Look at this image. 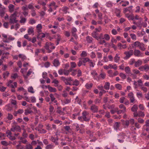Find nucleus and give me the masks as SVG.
I'll return each instance as SVG.
<instances>
[{
  "label": "nucleus",
  "instance_id": "47",
  "mask_svg": "<svg viewBox=\"0 0 149 149\" xmlns=\"http://www.w3.org/2000/svg\"><path fill=\"white\" fill-rule=\"evenodd\" d=\"M119 76L123 79H125L126 78V75L125 74L121 72L119 74Z\"/></svg>",
  "mask_w": 149,
  "mask_h": 149
},
{
  "label": "nucleus",
  "instance_id": "8",
  "mask_svg": "<svg viewBox=\"0 0 149 149\" xmlns=\"http://www.w3.org/2000/svg\"><path fill=\"white\" fill-rule=\"evenodd\" d=\"M10 130L13 132L15 131L19 132L21 131V128L18 125H13L12 126Z\"/></svg>",
  "mask_w": 149,
  "mask_h": 149
},
{
  "label": "nucleus",
  "instance_id": "59",
  "mask_svg": "<svg viewBox=\"0 0 149 149\" xmlns=\"http://www.w3.org/2000/svg\"><path fill=\"white\" fill-rule=\"evenodd\" d=\"M64 129L65 130L68 132H70L71 130V128L69 126H66L64 127Z\"/></svg>",
  "mask_w": 149,
  "mask_h": 149
},
{
  "label": "nucleus",
  "instance_id": "50",
  "mask_svg": "<svg viewBox=\"0 0 149 149\" xmlns=\"http://www.w3.org/2000/svg\"><path fill=\"white\" fill-rule=\"evenodd\" d=\"M73 81V84H72V85L77 86L79 84V81L77 79H75L74 81Z\"/></svg>",
  "mask_w": 149,
  "mask_h": 149
},
{
  "label": "nucleus",
  "instance_id": "33",
  "mask_svg": "<svg viewBox=\"0 0 149 149\" xmlns=\"http://www.w3.org/2000/svg\"><path fill=\"white\" fill-rule=\"evenodd\" d=\"M113 3L111 1H109L106 3L105 5L107 7L110 8L113 6Z\"/></svg>",
  "mask_w": 149,
  "mask_h": 149
},
{
  "label": "nucleus",
  "instance_id": "57",
  "mask_svg": "<svg viewBox=\"0 0 149 149\" xmlns=\"http://www.w3.org/2000/svg\"><path fill=\"white\" fill-rule=\"evenodd\" d=\"M19 57L20 58H21L22 60H24L26 59V56L23 54H19Z\"/></svg>",
  "mask_w": 149,
  "mask_h": 149
},
{
  "label": "nucleus",
  "instance_id": "62",
  "mask_svg": "<svg viewBox=\"0 0 149 149\" xmlns=\"http://www.w3.org/2000/svg\"><path fill=\"white\" fill-rule=\"evenodd\" d=\"M130 36L133 40H136V36L135 34L131 33L130 34Z\"/></svg>",
  "mask_w": 149,
  "mask_h": 149
},
{
  "label": "nucleus",
  "instance_id": "5",
  "mask_svg": "<svg viewBox=\"0 0 149 149\" xmlns=\"http://www.w3.org/2000/svg\"><path fill=\"white\" fill-rule=\"evenodd\" d=\"M89 113L86 111H83L82 113V117L83 120L86 121L89 120L90 118L88 117Z\"/></svg>",
  "mask_w": 149,
  "mask_h": 149
},
{
  "label": "nucleus",
  "instance_id": "34",
  "mask_svg": "<svg viewBox=\"0 0 149 149\" xmlns=\"http://www.w3.org/2000/svg\"><path fill=\"white\" fill-rule=\"evenodd\" d=\"M9 10L10 12L11 13L13 12L14 11V6L11 4H10L9 5L8 7Z\"/></svg>",
  "mask_w": 149,
  "mask_h": 149
},
{
  "label": "nucleus",
  "instance_id": "16",
  "mask_svg": "<svg viewBox=\"0 0 149 149\" xmlns=\"http://www.w3.org/2000/svg\"><path fill=\"white\" fill-rule=\"evenodd\" d=\"M124 70L126 74L129 75H132L134 76L135 75L131 72L130 68L129 66L126 67L124 68Z\"/></svg>",
  "mask_w": 149,
  "mask_h": 149
},
{
  "label": "nucleus",
  "instance_id": "15",
  "mask_svg": "<svg viewBox=\"0 0 149 149\" xmlns=\"http://www.w3.org/2000/svg\"><path fill=\"white\" fill-rule=\"evenodd\" d=\"M125 134L122 133H120L118 134V136H119V137H120L122 138V139H118V140L119 142L121 143H123L124 142V140H123V139L125 138Z\"/></svg>",
  "mask_w": 149,
  "mask_h": 149
},
{
  "label": "nucleus",
  "instance_id": "39",
  "mask_svg": "<svg viewBox=\"0 0 149 149\" xmlns=\"http://www.w3.org/2000/svg\"><path fill=\"white\" fill-rule=\"evenodd\" d=\"M49 96L51 99L52 102H53L54 103H56L57 102L56 100H55V98L54 97V95L52 94H51Z\"/></svg>",
  "mask_w": 149,
  "mask_h": 149
},
{
  "label": "nucleus",
  "instance_id": "21",
  "mask_svg": "<svg viewBox=\"0 0 149 149\" xmlns=\"http://www.w3.org/2000/svg\"><path fill=\"white\" fill-rule=\"evenodd\" d=\"M87 62H88L89 64V66L90 67H94V65H95V63H93V61L91 60L89 58H88Z\"/></svg>",
  "mask_w": 149,
  "mask_h": 149
},
{
  "label": "nucleus",
  "instance_id": "45",
  "mask_svg": "<svg viewBox=\"0 0 149 149\" xmlns=\"http://www.w3.org/2000/svg\"><path fill=\"white\" fill-rule=\"evenodd\" d=\"M110 39V36L108 34H105L104 35V39H105L107 41L109 40Z\"/></svg>",
  "mask_w": 149,
  "mask_h": 149
},
{
  "label": "nucleus",
  "instance_id": "7",
  "mask_svg": "<svg viewBox=\"0 0 149 149\" xmlns=\"http://www.w3.org/2000/svg\"><path fill=\"white\" fill-rule=\"evenodd\" d=\"M134 54L135 56L138 57H142L143 56V54L138 49H135L134 51Z\"/></svg>",
  "mask_w": 149,
  "mask_h": 149
},
{
  "label": "nucleus",
  "instance_id": "44",
  "mask_svg": "<svg viewBox=\"0 0 149 149\" xmlns=\"http://www.w3.org/2000/svg\"><path fill=\"white\" fill-rule=\"evenodd\" d=\"M36 29L38 32H40L42 29V25L41 24H38L36 26Z\"/></svg>",
  "mask_w": 149,
  "mask_h": 149
},
{
  "label": "nucleus",
  "instance_id": "14",
  "mask_svg": "<svg viewBox=\"0 0 149 149\" xmlns=\"http://www.w3.org/2000/svg\"><path fill=\"white\" fill-rule=\"evenodd\" d=\"M124 54L126 55V59L129 58L131 56H132L133 54V50H131L129 51L125 52Z\"/></svg>",
  "mask_w": 149,
  "mask_h": 149
},
{
  "label": "nucleus",
  "instance_id": "30",
  "mask_svg": "<svg viewBox=\"0 0 149 149\" xmlns=\"http://www.w3.org/2000/svg\"><path fill=\"white\" fill-rule=\"evenodd\" d=\"M110 83L109 82H106L105 83L104 88L106 90H108L110 88Z\"/></svg>",
  "mask_w": 149,
  "mask_h": 149
},
{
  "label": "nucleus",
  "instance_id": "1",
  "mask_svg": "<svg viewBox=\"0 0 149 149\" xmlns=\"http://www.w3.org/2000/svg\"><path fill=\"white\" fill-rule=\"evenodd\" d=\"M18 14L17 12L15 11L14 13L11 15L9 17L10 23L11 24L16 23L18 20H16V17Z\"/></svg>",
  "mask_w": 149,
  "mask_h": 149
},
{
  "label": "nucleus",
  "instance_id": "48",
  "mask_svg": "<svg viewBox=\"0 0 149 149\" xmlns=\"http://www.w3.org/2000/svg\"><path fill=\"white\" fill-rule=\"evenodd\" d=\"M91 74L93 77V78L95 79V77L96 76H97V73L96 71L94 70L92 71L91 72Z\"/></svg>",
  "mask_w": 149,
  "mask_h": 149
},
{
  "label": "nucleus",
  "instance_id": "49",
  "mask_svg": "<svg viewBox=\"0 0 149 149\" xmlns=\"http://www.w3.org/2000/svg\"><path fill=\"white\" fill-rule=\"evenodd\" d=\"M37 2L38 4L42 6H45L46 4V3L43 1L42 0H39Z\"/></svg>",
  "mask_w": 149,
  "mask_h": 149
},
{
  "label": "nucleus",
  "instance_id": "43",
  "mask_svg": "<svg viewBox=\"0 0 149 149\" xmlns=\"http://www.w3.org/2000/svg\"><path fill=\"white\" fill-rule=\"evenodd\" d=\"M91 36L93 38H95L97 40L98 36L96 31H94L93 32L91 33Z\"/></svg>",
  "mask_w": 149,
  "mask_h": 149
},
{
  "label": "nucleus",
  "instance_id": "41",
  "mask_svg": "<svg viewBox=\"0 0 149 149\" xmlns=\"http://www.w3.org/2000/svg\"><path fill=\"white\" fill-rule=\"evenodd\" d=\"M80 55L81 57L84 58L85 57H86L87 56V53L86 51H83L82 52Z\"/></svg>",
  "mask_w": 149,
  "mask_h": 149
},
{
  "label": "nucleus",
  "instance_id": "2",
  "mask_svg": "<svg viewBox=\"0 0 149 149\" xmlns=\"http://www.w3.org/2000/svg\"><path fill=\"white\" fill-rule=\"evenodd\" d=\"M88 57L80 58L77 63V65L79 67H80L82 65L85 66L86 63L87 62Z\"/></svg>",
  "mask_w": 149,
  "mask_h": 149
},
{
  "label": "nucleus",
  "instance_id": "10",
  "mask_svg": "<svg viewBox=\"0 0 149 149\" xmlns=\"http://www.w3.org/2000/svg\"><path fill=\"white\" fill-rule=\"evenodd\" d=\"M128 97L130 99L131 103H134L135 102V100L134 94L132 93L131 92L128 93Z\"/></svg>",
  "mask_w": 149,
  "mask_h": 149
},
{
  "label": "nucleus",
  "instance_id": "42",
  "mask_svg": "<svg viewBox=\"0 0 149 149\" xmlns=\"http://www.w3.org/2000/svg\"><path fill=\"white\" fill-rule=\"evenodd\" d=\"M28 91L29 92L32 93H33L35 92L32 86H29L28 88Z\"/></svg>",
  "mask_w": 149,
  "mask_h": 149
},
{
  "label": "nucleus",
  "instance_id": "9",
  "mask_svg": "<svg viewBox=\"0 0 149 149\" xmlns=\"http://www.w3.org/2000/svg\"><path fill=\"white\" fill-rule=\"evenodd\" d=\"M139 69L141 71H145L147 72L149 70V65L148 64H145L139 68Z\"/></svg>",
  "mask_w": 149,
  "mask_h": 149
},
{
  "label": "nucleus",
  "instance_id": "24",
  "mask_svg": "<svg viewBox=\"0 0 149 149\" xmlns=\"http://www.w3.org/2000/svg\"><path fill=\"white\" fill-rule=\"evenodd\" d=\"M0 10V15L1 17H3L4 15L5 8L4 7H1Z\"/></svg>",
  "mask_w": 149,
  "mask_h": 149
},
{
  "label": "nucleus",
  "instance_id": "60",
  "mask_svg": "<svg viewBox=\"0 0 149 149\" xmlns=\"http://www.w3.org/2000/svg\"><path fill=\"white\" fill-rule=\"evenodd\" d=\"M71 67L72 68H76L77 66V64L75 62H72L70 63Z\"/></svg>",
  "mask_w": 149,
  "mask_h": 149
},
{
  "label": "nucleus",
  "instance_id": "20",
  "mask_svg": "<svg viewBox=\"0 0 149 149\" xmlns=\"http://www.w3.org/2000/svg\"><path fill=\"white\" fill-rule=\"evenodd\" d=\"M86 40L88 43H92L93 39L92 37L88 36L86 37Z\"/></svg>",
  "mask_w": 149,
  "mask_h": 149
},
{
  "label": "nucleus",
  "instance_id": "55",
  "mask_svg": "<svg viewBox=\"0 0 149 149\" xmlns=\"http://www.w3.org/2000/svg\"><path fill=\"white\" fill-rule=\"evenodd\" d=\"M33 112L31 110H29L28 109H26L24 111V114L26 115H27L31 113H33Z\"/></svg>",
  "mask_w": 149,
  "mask_h": 149
},
{
  "label": "nucleus",
  "instance_id": "28",
  "mask_svg": "<svg viewBox=\"0 0 149 149\" xmlns=\"http://www.w3.org/2000/svg\"><path fill=\"white\" fill-rule=\"evenodd\" d=\"M138 105L135 104L131 108V111L133 112H136L138 109Z\"/></svg>",
  "mask_w": 149,
  "mask_h": 149
},
{
  "label": "nucleus",
  "instance_id": "63",
  "mask_svg": "<svg viewBox=\"0 0 149 149\" xmlns=\"http://www.w3.org/2000/svg\"><path fill=\"white\" fill-rule=\"evenodd\" d=\"M53 146L51 144L47 145L45 148V149H52Z\"/></svg>",
  "mask_w": 149,
  "mask_h": 149
},
{
  "label": "nucleus",
  "instance_id": "32",
  "mask_svg": "<svg viewBox=\"0 0 149 149\" xmlns=\"http://www.w3.org/2000/svg\"><path fill=\"white\" fill-rule=\"evenodd\" d=\"M138 47L142 51H144L146 49V48L144 47V45L142 43H141Z\"/></svg>",
  "mask_w": 149,
  "mask_h": 149
},
{
  "label": "nucleus",
  "instance_id": "31",
  "mask_svg": "<svg viewBox=\"0 0 149 149\" xmlns=\"http://www.w3.org/2000/svg\"><path fill=\"white\" fill-rule=\"evenodd\" d=\"M139 86H140V88L143 90L144 92L146 93L148 89L146 87H144L142 85H141V84H139Z\"/></svg>",
  "mask_w": 149,
  "mask_h": 149
},
{
  "label": "nucleus",
  "instance_id": "52",
  "mask_svg": "<svg viewBox=\"0 0 149 149\" xmlns=\"http://www.w3.org/2000/svg\"><path fill=\"white\" fill-rule=\"evenodd\" d=\"M90 56L92 59H94L96 57L95 53L93 52H92L90 54Z\"/></svg>",
  "mask_w": 149,
  "mask_h": 149
},
{
  "label": "nucleus",
  "instance_id": "61",
  "mask_svg": "<svg viewBox=\"0 0 149 149\" xmlns=\"http://www.w3.org/2000/svg\"><path fill=\"white\" fill-rule=\"evenodd\" d=\"M125 16L127 17L129 20L133 19V17L130 15L129 14H125Z\"/></svg>",
  "mask_w": 149,
  "mask_h": 149
},
{
  "label": "nucleus",
  "instance_id": "18",
  "mask_svg": "<svg viewBox=\"0 0 149 149\" xmlns=\"http://www.w3.org/2000/svg\"><path fill=\"white\" fill-rule=\"evenodd\" d=\"M15 39V38L12 37L11 36H8V38H6L5 40H4L3 41L4 42H9L10 41L13 40Z\"/></svg>",
  "mask_w": 149,
  "mask_h": 149
},
{
  "label": "nucleus",
  "instance_id": "13",
  "mask_svg": "<svg viewBox=\"0 0 149 149\" xmlns=\"http://www.w3.org/2000/svg\"><path fill=\"white\" fill-rule=\"evenodd\" d=\"M90 109L92 112L95 113L98 111V107L95 104H92L91 106Z\"/></svg>",
  "mask_w": 149,
  "mask_h": 149
},
{
  "label": "nucleus",
  "instance_id": "25",
  "mask_svg": "<svg viewBox=\"0 0 149 149\" xmlns=\"http://www.w3.org/2000/svg\"><path fill=\"white\" fill-rule=\"evenodd\" d=\"M126 111V109H120L119 110L118 108H117V110H116V112H117V113L118 114H120L121 113H123Z\"/></svg>",
  "mask_w": 149,
  "mask_h": 149
},
{
  "label": "nucleus",
  "instance_id": "36",
  "mask_svg": "<svg viewBox=\"0 0 149 149\" xmlns=\"http://www.w3.org/2000/svg\"><path fill=\"white\" fill-rule=\"evenodd\" d=\"M72 127L73 128L76 130L77 131H78L79 130L78 125L77 123H74L72 124Z\"/></svg>",
  "mask_w": 149,
  "mask_h": 149
},
{
  "label": "nucleus",
  "instance_id": "4",
  "mask_svg": "<svg viewBox=\"0 0 149 149\" xmlns=\"http://www.w3.org/2000/svg\"><path fill=\"white\" fill-rule=\"evenodd\" d=\"M61 78L66 85H72V84L70 83V82L73 81V80L72 79L71 77H70L66 78L64 77H62Z\"/></svg>",
  "mask_w": 149,
  "mask_h": 149
},
{
  "label": "nucleus",
  "instance_id": "23",
  "mask_svg": "<svg viewBox=\"0 0 149 149\" xmlns=\"http://www.w3.org/2000/svg\"><path fill=\"white\" fill-rule=\"evenodd\" d=\"M32 73H34L33 72L32 70L31 69H29L27 72L26 75H24V77L25 79H27V78L28 77L30 76Z\"/></svg>",
  "mask_w": 149,
  "mask_h": 149
},
{
  "label": "nucleus",
  "instance_id": "29",
  "mask_svg": "<svg viewBox=\"0 0 149 149\" xmlns=\"http://www.w3.org/2000/svg\"><path fill=\"white\" fill-rule=\"evenodd\" d=\"M118 46L119 47L120 49H125L127 47L126 44L122 45L120 43H118Z\"/></svg>",
  "mask_w": 149,
  "mask_h": 149
},
{
  "label": "nucleus",
  "instance_id": "64",
  "mask_svg": "<svg viewBox=\"0 0 149 149\" xmlns=\"http://www.w3.org/2000/svg\"><path fill=\"white\" fill-rule=\"evenodd\" d=\"M9 74V73L8 71H6L3 73V78L6 79Z\"/></svg>",
  "mask_w": 149,
  "mask_h": 149
},
{
  "label": "nucleus",
  "instance_id": "26",
  "mask_svg": "<svg viewBox=\"0 0 149 149\" xmlns=\"http://www.w3.org/2000/svg\"><path fill=\"white\" fill-rule=\"evenodd\" d=\"M34 28L32 27H30L29 28L28 30V33L29 35H31L32 33H33V35H34Z\"/></svg>",
  "mask_w": 149,
  "mask_h": 149
},
{
  "label": "nucleus",
  "instance_id": "22",
  "mask_svg": "<svg viewBox=\"0 0 149 149\" xmlns=\"http://www.w3.org/2000/svg\"><path fill=\"white\" fill-rule=\"evenodd\" d=\"M93 86V84L92 83L88 82L85 84V86L86 89H90Z\"/></svg>",
  "mask_w": 149,
  "mask_h": 149
},
{
  "label": "nucleus",
  "instance_id": "58",
  "mask_svg": "<svg viewBox=\"0 0 149 149\" xmlns=\"http://www.w3.org/2000/svg\"><path fill=\"white\" fill-rule=\"evenodd\" d=\"M139 16L137 15H136L135 17V19H136L139 20V24H141V21L142 19L141 18H139Z\"/></svg>",
  "mask_w": 149,
  "mask_h": 149
},
{
  "label": "nucleus",
  "instance_id": "38",
  "mask_svg": "<svg viewBox=\"0 0 149 149\" xmlns=\"http://www.w3.org/2000/svg\"><path fill=\"white\" fill-rule=\"evenodd\" d=\"M48 89L49 91L52 92H55L56 91V90L55 88L50 87L49 86H48Z\"/></svg>",
  "mask_w": 149,
  "mask_h": 149
},
{
  "label": "nucleus",
  "instance_id": "53",
  "mask_svg": "<svg viewBox=\"0 0 149 149\" xmlns=\"http://www.w3.org/2000/svg\"><path fill=\"white\" fill-rule=\"evenodd\" d=\"M28 8L29 9H32V10L34 8L33 5V3H31L28 5Z\"/></svg>",
  "mask_w": 149,
  "mask_h": 149
},
{
  "label": "nucleus",
  "instance_id": "11",
  "mask_svg": "<svg viewBox=\"0 0 149 149\" xmlns=\"http://www.w3.org/2000/svg\"><path fill=\"white\" fill-rule=\"evenodd\" d=\"M120 123L119 122H116L113 125V127L114 129L117 132L120 130Z\"/></svg>",
  "mask_w": 149,
  "mask_h": 149
},
{
  "label": "nucleus",
  "instance_id": "6",
  "mask_svg": "<svg viewBox=\"0 0 149 149\" xmlns=\"http://www.w3.org/2000/svg\"><path fill=\"white\" fill-rule=\"evenodd\" d=\"M104 69L108 70L109 69H113L115 70L117 69L118 66L116 64H114L113 65L112 64H109L108 65H105L103 66Z\"/></svg>",
  "mask_w": 149,
  "mask_h": 149
},
{
  "label": "nucleus",
  "instance_id": "51",
  "mask_svg": "<svg viewBox=\"0 0 149 149\" xmlns=\"http://www.w3.org/2000/svg\"><path fill=\"white\" fill-rule=\"evenodd\" d=\"M143 131L144 132L145 131H148L149 130V126L144 125L143 128Z\"/></svg>",
  "mask_w": 149,
  "mask_h": 149
},
{
  "label": "nucleus",
  "instance_id": "17",
  "mask_svg": "<svg viewBox=\"0 0 149 149\" xmlns=\"http://www.w3.org/2000/svg\"><path fill=\"white\" fill-rule=\"evenodd\" d=\"M53 64L56 67H57L60 65V63L59 61L56 59L54 60Z\"/></svg>",
  "mask_w": 149,
  "mask_h": 149
},
{
  "label": "nucleus",
  "instance_id": "27",
  "mask_svg": "<svg viewBox=\"0 0 149 149\" xmlns=\"http://www.w3.org/2000/svg\"><path fill=\"white\" fill-rule=\"evenodd\" d=\"M48 6L51 7L54 6V10H56L58 7V6L56 5V3L54 1L52 2Z\"/></svg>",
  "mask_w": 149,
  "mask_h": 149
},
{
  "label": "nucleus",
  "instance_id": "3",
  "mask_svg": "<svg viewBox=\"0 0 149 149\" xmlns=\"http://www.w3.org/2000/svg\"><path fill=\"white\" fill-rule=\"evenodd\" d=\"M37 144L36 141H33L30 143H27L25 146L26 149H33V146H36Z\"/></svg>",
  "mask_w": 149,
  "mask_h": 149
},
{
  "label": "nucleus",
  "instance_id": "56",
  "mask_svg": "<svg viewBox=\"0 0 149 149\" xmlns=\"http://www.w3.org/2000/svg\"><path fill=\"white\" fill-rule=\"evenodd\" d=\"M16 149H24V147L23 146L21 145V144H19L16 146Z\"/></svg>",
  "mask_w": 149,
  "mask_h": 149
},
{
  "label": "nucleus",
  "instance_id": "35",
  "mask_svg": "<svg viewBox=\"0 0 149 149\" xmlns=\"http://www.w3.org/2000/svg\"><path fill=\"white\" fill-rule=\"evenodd\" d=\"M56 112L60 115H63L64 114L63 111H62L61 108L60 107H58Z\"/></svg>",
  "mask_w": 149,
  "mask_h": 149
},
{
  "label": "nucleus",
  "instance_id": "40",
  "mask_svg": "<svg viewBox=\"0 0 149 149\" xmlns=\"http://www.w3.org/2000/svg\"><path fill=\"white\" fill-rule=\"evenodd\" d=\"M120 58V57L118 56V54H116L114 57V61L116 63H118Z\"/></svg>",
  "mask_w": 149,
  "mask_h": 149
},
{
  "label": "nucleus",
  "instance_id": "54",
  "mask_svg": "<svg viewBox=\"0 0 149 149\" xmlns=\"http://www.w3.org/2000/svg\"><path fill=\"white\" fill-rule=\"evenodd\" d=\"M8 86L11 88H15L17 86V83L16 82H14L13 83V85L12 84Z\"/></svg>",
  "mask_w": 149,
  "mask_h": 149
},
{
  "label": "nucleus",
  "instance_id": "19",
  "mask_svg": "<svg viewBox=\"0 0 149 149\" xmlns=\"http://www.w3.org/2000/svg\"><path fill=\"white\" fill-rule=\"evenodd\" d=\"M142 64V61L140 59H139L137 61L135 62L134 66L136 67H137L141 65Z\"/></svg>",
  "mask_w": 149,
  "mask_h": 149
},
{
  "label": "nucleus",
  "instance_id": "12",
  "mask_svg": "<svg viewBox=\"0 0 149 149\" xmlns=\"http://www.w3.org/2000/svg\"><path fill=\"white\" fill-rule=\"evenodd\" d=\"M54 45L53 43L50 42H47L46 43L45 47L46 49L48 50V53H50L52 52V51L49 49V46H53Z\"/></svg>",
  "mask_w": 149,
  "mask_h": 149
},
{
  "label": "nucleus",
  "instance_id": "37",
  "mask_svg": "<svg viewBox=\"0 0 149 149\" xmlns=\"http://www.w3.org/2000/svg\"><path fill=\"white\" fill-rule=\"evenodd\" d=\"M50 140L52 142L55 143L56 145L58 144L57 143L58 139L57 138H54L53 136H51L50 138Z\"/></svg>",
  "mask_w": 149,
  "mask_h": 149
},
{
  "label": "nucleus",
  "instance_id": "46",
  "mask_svg": "<svg viewBox=\"0 0 149 149\" xmlns=\"http://www.w3.org/2000/svg\"><path fill=\"white\" fill-rule=\"evenodd\" d=\"M20 20L19 22L21 23H24L26 21V19L22 16L20 17Z\"/></svg>",
  "mask_w": 149,
  "mask_h": 149
}]
</instances>
